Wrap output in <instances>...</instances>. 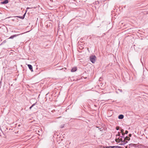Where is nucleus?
Listing matches in <instances>:
<instances>
[{
	"mask_svg": "<svg viewBox=\"0 0 148 148\" xmlns=\"http://www.w3.org/2000/svg\"><path fill=\"white\" fill-rule=\"evenodd\" d=\"M8 0H5L1 2V3L2 4H5L8 3Z\"/></svg>",
	"mask_w": 148,
	"mask_h": 148,
	"instance_id": "nucleus-6",
	"label": "nucleus"
},
{
	"mask_svg": "<svg viewBox=\"0 0 148 148\" xmlns=\"http://www.w3.org/2000/svg\"><path fill=\"white\" fill-rule=\"evenodd\" d=\"M128 133V131L127 130H126L125 131V133L126 134H127Z\"/></svg>",
	"mask_w": 148,
	"mask_h": 148,
	"instance_id": "nucleus-14",
	"label": "nucleus"
},
{
	"mask_svg": "<svg viewBox=\"0 0 148 148\" xmlns=\"http://www.w3.org/2000/svg\"><path fill=\"white\" fill-rule=\"evenodd\" d=\"M36 102H36V103H34L32 105V107H33L35 105V104H36Z\"/></svg>",
	"mask_w": 148,
	"mask_h": 148,
	"instance_id": "nucleus-15",
	"label": "nucleus"
},
{
	"mask_svg": "<svg viewBox=\"0 0 148 148\" xmlns=\"http://www.w3.org/2000/svg\"><path fill=\"white\" fill-rule=\"evenodd\" d=\"M64 127V126H62V127H61V128H63Z\"/></svg>",
	"mask_w": 148,
	"mask_h": 148,
	"instance_id": "nucleus-21",
	"label": "nucleus"
},
{
	"mask_svg": "<svg viewBox=\"0 0 148 148\" xmlns=\"http://www.w3.org/2000/svg\"><path fill=\"white\" fill-rule=\"evenodd\" d=\"M27 66L29 69L31 70V71L32 72H33V67L32 65L30 64H28Z\"/></svg>",
	"mask_w": 148,
	"mask_h": 148,
	"instance_id": "nucleus-4",
	"label": "nucleus"
},
{
	"mask_svg": "<svg viewBox=\"0 0 148 148\" xmlns=\"http://www.w3.org/2000/svg\"><path fill=\"white\" fill-rule=\"evenodd\" d=\"M120 134H121L119 132L118 133V134L116 135V137H117L118 136H120Z\"/></svg>",
	"mask_w": 148,
	"mask_h": 148,
	"instance_id": "nucleus-13",
	"label": "nucleus"
},
{
	"mask_svg": "<svg viewBox=\"0 0 148 148\" xmlns=\"http://www.w3.org/2000/svg\"><path fill=\"white\" fill-rule=\"evenodd\" d=\"M25 14H26V13H25L24 14V15L23 16H16V17H18L19 18H20L21 19H23L24 18Z\"/></svg>",
	"mask_w": 148,
	"mask_h": 148,
	"instance_id": "nucleus-5",
	"label": "nucleus"
},
{
	"mask_svg": "<svg viewBox=\"0 0 148 148\" xmlns=\"http://www.w3.org/2000/svg\"><path fill=\"white\" fill-rule=\"evenodd\" d=\"M76 70H77L76 68H74L72 69H71V71L72 72H74L76 71Z\"/></svg>",
	"mask_w": 148,
	"mask_h": 148,
	"instance_id": "nucleus-11",
	"label": "nucleus"
},
{
	"mask_svg": "<svg viewBox=\"0 0 148 148\" xmlns=\"http://www.w3.org/2000/svg\"><path fill=\"white\" fill-rule=\"evenodd\" d=\"M32 107H32V106L30 107V108H29V109L31 110Z\"/></svg>",
	"mask_w": 148,
	"mask_h": 148,
	"instance_id": "nucleus-19",
	"label": "nucleus"
},
{
	"mask_svg": "<svg viewBox=\"0 0 148 148\" xmlns=\"http://www.w3.org/2000/svg\"><path fill=\"white\" fill-rule=\"evenodd\" d=\"M111 148H121V147L118 146H111Z\"/></svg>",
	"mask_w": 148,
	"mask_h": 148,
	"instance_id": "nucleus-10",
	"label": "nucleus"
},
{
	"mask_svg": "<svg viewBox=\"0 0 148 148\" xmlns=\"http://www.w3.org/2000/svg\"><path fill=\"white\" fill-rule=\"evenodd\" d=\"M1 82H0V86H1Z\"/></svg>",
	"mask_w": 148,
	"mask_h": 148,
	"instance_id": "nucleus-20",
	"label": "nucleus"
},
{
	"mask_svg": "<svg viewBox=\"0 0 148 148\" xmlns=\"http://www.w3.org/2000/svg\"><path fill=\"white\" fill-rule=\"evenodd\" d=\"M121 137L122 138L123 137L124 138V140L125 141L126 140H130V138L128 136H127L125 138L124 136H121Z\"/></svg>",
	"mask_w": 148,
	"mask_h": 148,
	"instance_id": "nucleus-3",
	"label": "nucleus"
},
{
	"mask_svg": "<svg viewBox=\"0 0 148 148\" xmlns=\"http://www.w3.org/2000/svg\"><path fill=\"white\" fill-rule=\"evenodd\" d=\"M121 132L122 133V136H124L125 135V133H124V130L123 129H121Z\"/></svg>",
	"mask_w": 148,
	"mask_h": 148,
	"instance_id": "nucleus-12",
	"label": "nucleus"
},
{
	"mask_svg": "<svg viewBox=\"0 0 148 148\" xmlns=\"http://www.w3.org/2000/svg\"><path fill=\"white\" fill-rule=\"evenodd\" d=\"M119 141L121 142V143L120 144L121 145H124L128 142L127 141L124 140V139L123 140L122 138H119Z\"/></svg>",
	"mask_w": 148,
	"mask_h": 148,
	"instance_id": "nucleus-2",
	"label": "nucleus"
},
{
	"mask_svg": "<svg viewBox=\"0 0 148 148\" xmlns=\"http://www.w3.org/2000/svg\"><path fill=\"white\" fill-rule=\"evenodd\" d=\"M124 117V116L122 114H120L118 116V118L119 119H122Z\"/></svg>",
	"mask_w": 148,
	"mask_h": 148,
	"instance_id": "nucleus-7",
	"label": "nucleus"
},
{
	"mask_svg": "<svg viewBox=\"0 0 148 148\" xmlns=\"http://www.w3.org/2000/svg\"><path fill=\"white\" fill-rule=\"evenodd\" d=\"M90 61L93 63H94L95 62L96 57L95 55L90 56L89 57Z\"/></svg>",
	"mask_w": 148,
	"mask_h": 148,
	"instance_id": "nucleus-1",
	"label": "nucleus"
},
{
	"mask_svg": "<svg viewBox=\"0 0 148 148\" xmlns=\"http://www.w3.org/2000/svg\"><path fill=\"white\" fill-rule=\"evenodd\" d=\"M119 137H116L115 139V141L116 142L119 143Z\"/></svg>",
	"mask_w": 148,
	"mask_h": 148,
	"instance_id": "nucleus-9",
	"label": "nucleus"
},
{
	"mask_svg": "<svg viewBox=\"0 0 148 148\" xmlns=\"http://www.w3.org/2000/svg\"><path fill=\"white\" fill-rule=\"evenodd\" d=\"M18 35H16V34H15V35H12V36H11L10 38H8V39H13V38L14 37H16V36H17Z\"/></svg>",
	"mask_w": 148,
	"mask_h": 148,
	"instance_id": "nucleus-8",
	"label": "nucleus"
},
{
	"mask_svg": "<svg viewBox=\"0 0 148 148\" xmlns=\"http://www.w3.org/2000/svg\"><path fill=\"white\" fill-rule=\"evenodd\" d=\"M104 148H111V146L106 147H104Z\"/></svg>",
	"mask_w": 148,
	"mask_h": 148,
	"instance_id": "nucleus-16",
	"label": "nucleus"
},
{
	"mask_svg": "<svg viewBox=\"0 0 148 148\" xmlns=\"http://www.w3.org/2000/svg\"><path fill=\"white\" fill-rule=\"evenodd\" d=\"M147 14H148V12H147Z\"/></svg>",
	"mask_w": 148,
	"mask_h": 148,
	"instance_id": "nucleus-22",
	"label": "nucleus"
},
{
	"mask_svg": "<svg viewBox=\"0 0 148 148\" xmlns=\"http://www.w3.org/2000/svg\"><path fill=\"white\" fill-rule=\"evenodd\" d=\"M116 129L117 130H119V127H116Z\"/></svg>",
	"mask_w": 148,
	"mask_h": 148,
	"instance_id": "nucleus-17",
	"label": "nucleus"
},
{
	"mask_svg": "<svg viewBox=\"0 0 148 148\" xmlns=\"http://www.w3.org/2000/svg\"><path fill=\"white\" fill-rule=\"evenodd\" d=\"M132 134H130L129 135V137H131V136H132Z\"/></svg>",
	"mask_w": 148,
	"mask_h": 148,
	"instance_id": "nucleus-18",
	"label": "nucleus"
},
{
	"mask_svg": "<svg viewBox=\"0 0 148 148\" xmlns=\"http://www.w3.org/2000/svg\"><path fill=\"white\" fill-rule=\"evenodd\" d=\"M47 45H47L46 46H47Z\"/></svg>",
	"mask_w": 148,
	"mask_h": 148,
	"instance_id": "nucleus-23",
	"label": "nucleus"
}]
</instances>
